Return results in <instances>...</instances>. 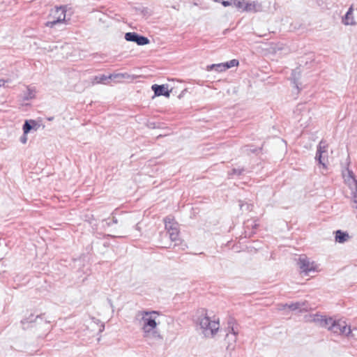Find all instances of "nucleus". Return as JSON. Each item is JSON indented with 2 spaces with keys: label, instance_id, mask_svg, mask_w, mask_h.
Segmentation results:
<instances>
[{
  "label": "nucleus",
  "instance_id": "nucleus-39",
  "mask_svg": "<svg viewBox=\"0 0 357 357\" xmlns=\"http://www.w3.org/2000/svg\"><path fill=\"white\" fill-rule=\"evenodd\" d=\"M251 226H252V227L253 229H256V228L257 227V226H258V224H257V222H255L253 224H252V225H251Z\"/></svg>",
  "mask_w": 357,
  "mask_h": 357
},
{
  "label": "nucleus",
  "instance_id": "nucleus-37",
  "mask_svg": "<svg viewBox=\"0 0 357 357\" xmlns=\"http://www.w3.org/2000/svg\"><path fill=\"white\" fill-rule=\"evenodd\" d=\"M26 135H24V134L23 133V136H22V137H21V138H20V142H21L22 143H23V144H25V143L26 142V139H27V138H26Z\"/></svg>",
  "mask_w": 357,
  "mask_h": 357
},
{
  "label": "nucleus",
  "instance_id": "nucleus-17",
  "mask_svg": "<svg viewBox=\"0 0 357 357\" xmlns=\"http://www.w3.org/2000/svg\"><path fill=\"white\" fill-rule=\"evenodd\" d=\"M349 238V234L347 231H343L338 229L335 231V241L340 243L346 242Z\"/></svg>",
  "mask_w": 357,
  "mask_h": 357
},
{
  "label": "nucleus",
  "instance_id": "nucleus-11",
  "mask_svg": "<svg viewBox=\"0 0 357 357\" xmlns=\"http://www.w3.org/2000/svg\"><path fill=\"white\" fill-rule=\"evenodd\" d=\"M38 125L35 120L29 119L26 120L23 124L22 130L24 135H27L31 132V130H36L38 129Z\"/></svg>",
  "mask_w": 357,
  "mask_h": 357
},
{
  "label": "nucleus",
  "instance_id": "nucleus-13",
  "mask_svg": "<svg viewBox=\"0 0 357 357\" xmlns=\"http://www.w3.org/2000/svg\"><path fill=\"white\" fill-rule=\"evenodd\" d=\"M342 23L345 25H354L356 22L354 21L353 16V7L351 6L344 16L342 17Z\"/></svg>",
  "mask_w": 357,
  "mask_h": 357
},
{
  "label": "nucleus",
  "instance_id": "nucleus-28",
  "mask_svg": "<svg viewBox=\"0 0 357 357\" xmlns=\"http://www.w3.org/2000/svg\"><path fill=\"white\" fill-rule=\"evenodd\" d=\"M111 77V79H121L128 78L130 75L128 73H116L109 75Z\"/></svg>",
  "mask_w": 357,
  "mask_h": 357
},
{
  "label": "nucleus",
  "instance_id": "nucleus-15",
  "mask_svg": "<svg viewBox=\"0 0 357 357\" xmlns=\"http://www.w3.org/2000/svg\"><path fill=\"white\" fill-rule=\"evenodd\" d=\"M143 337L149 340V339H153L155 340H159L162 341L163 337L160 335V332L156 329H152L150 330V331L148 333H143Z\"/></svg>",
  "mask_w": 357,
  "mask_h": 357
},
{
  "label": "nucleus",
  "instance_id": "nucleus-43",
  "mask_svg": "<svg viewBox=\"0 0 357 357\" xmlns=\"http://www.w3.org/2000/svg\"><path fill=\"white\" fill-rule=\"evenodd\" d=\"M350 183H351V185H351L353 184L352 181H350ZM350 188H352V186H350Z\"/></svg>",
  "mask_w": 357,
  "mask_h": 357
},
{
  "label": "nucleus",
  "instance_id": "nucleus-23",
  "mask_svg": "<svg viewBox=\"0 0 357 357\" xmlns=\"http://www.w3.org/2000/svg\"><path fill=\"white\" fill-rule=\"evenodd\" d=\"M207 70H215L217 72L220 73V72L225 71V67L223 63H220L211 64L210 66H207Z\"/></svg>",
  "mask_w": 357,
  "mask_h": 357
},
{
  "label": "nucleus",
  "instance_id": "nucleus-32",
  "mask_svg": "<svg viewBox=\"0 0 357 357\" xmlns=\"http://www.w3.org/2000/svg\"><path fill=\"white\" fill-rule=\"evenodd\" d=\"M315 160L317 161H318L319 164L321 165L324 167H326V164L322 162V154H321V151L320 150L317 151Z\"/></svg>",
  "mask_w": 357,
  "mask_h": 357
},
{
  "label": "nucleus",
  "instance_id": "nucleus-38",
  "mask_svg": "<svg viewBox=\"0 0 357 357\" xmlns=\"http://www.w3.org/2000/svg\"><path fill=\"white\" fill-rule=\"evenodd\" d=\"M44 324H45L46 326H47V328H46V330H47V331H50V326H49V325H50V321H45Z\"/></svg>",
  "mask_w": 357,
  "mask_h": 357
},
{
  "label": "nucleus",
  "instance_id": "nucleus-27",
  "mask_svg": "<svg viewBox=\"0 0 357 357\" xmlns=\"http://www.w3.org/2000/svg\"><path fill=\"white\" fill-rule=\"evenodd\" d=\"M224 66L225 67V70L235 66H238L239 64V61L237 59H231L229 61H227L225 63H223Z\"/></svg>",
  "mask_w": 357,
  "mask_h": 357
},
{
  "label": "nucleus",
  "instance_id": "nucleus-33",
  "mask_svg": "<svg viewBox=\"0 0 357 357\" xmlns=\"http://www.w3.org/2000/svg\"><path fill=\"white\" fill-rule=\"evenodd\" d=\"M221 4L225 7H227V6H231L232 4H234V2H233V0H229V1L222 0V1H221Z\"/></svg>",
  "mask_w": 357,
  "mask_h": 357
},
{
  "label": "nucleus",
  "instance_id": "nucleus-14",
  "mask_svg": "<svg viewBox=\"0 0 357 357\" xmlns=\"http://www.w3.org/2000/svg\"><path fill=\"white\" fill-rule=\"evenodd\" d=\"M111 79V77L109 75H98L91 78V83L93 85L98 84H106L109 82V80Z\"/></svg>",
  "mask_w": 357,
  "mask_h": 357
},
{
  "label": "nucleus",
  "instance_id": "nucleus-22",
  "mask_svg": "<svg viewBox=\"0 0 357 357\" xmlns=\"http://www.w3.org/2000/svg\"><path fill=\"white\" fill-rule=\"evenodd\" d=\"M228 332H238L236 319L233 317H229L227 320Z\"/></svg>",
  "mask_w": 357,
  "mask_h": 357
},
{
  "label": "nucleus",
  "instance_id": "nucleus-36",
  "mask_svg": "<svg viewBox=\"0 0 357 357\" xmlns=\"http://www.w3.org/2000/svg\"><path fill=\"white\" fill-rule=\"evenodd\" d=\"M117 222H118V220H117L116 218L113 217V218H112V222H109L107 223V225H108L109 226H110V225H112V224H116Z\"/></svg>",
  "mask_w": 357,
  "mask_h": 357
},
{
  "label": "nucleus",
  "instance_id": "nucleus-19",
  "mask_svg": "<svg viewBox=\"0 0 357 357\" xmlns=\"http://www.w3.org/2000/svg\"><path fill=\"white\" fill-rule=\"evenodd\" d=\"M165 227L167 232L174 229V228L178 227V225L176 222L174 221V219L172 217L167 216L164 219Z\"/></svg>",
  "mask_w": 357,
  "mask_h": 357
},
{
  "label": "nucleus",
  "instance_id": "nucleus-16",
  "mask_svg": "<svg viewBox=\"0 0 357 357\" xmlns=\"http://www.w3.org/2000/svg\"><path fill=\"white\" fill-rule=\"evenodd\" d=\"M347 171V175L343 172V176L344 178V181L346 183H347L349 185H351L350 181H352V183L354 185L357 186V179L351 169H350L349 167L346 169Z\"/></svg>",
  "mask_w": 357,
  "mask_h": 357
},
{
  "label": "nucleus",
  "instance_id": "nucleus-3",
  "mask_svg": "<svg viewBox=\"0 0 357 357\" xmlns=\"http://www.w3.org/2000/svg\"><path fill=\"white\" fill-rule=\"evenodd\" d=\"M298 265L301 272L304 273L305 275H308L310 272L317 271V265L314 261L311 262L305 256L300 257Z\"/></svg>",
  "mask_w": 357,
  "mask_h": 357
},
{
  "label": "nucleus",
  "instance_id": "nucleus-29",
  "mask_svg": "<svg viewBox=\"0 0 357 357\" xmlns=\"http://www.w3.org/2000/svg\"><path fill=\"white\" fill-rule=\"evenodd\" d=\"M245 172L244 168H233L230 172H228V175L229 176L236 175V176H241L243 174V173Z\"/></svg>",
  "mask_w": 357,
  "mask_h": 357
},
{
  "label": "nucleus",
  "instance_id": "nucleus-34",
  "mask_svg": "<svg viewBox=\"0 0 357 357\" xmlns=\"http://www.w3.org/2000/svg\"><path fill=\"white\" fill-rule=\"evenodd\" d=\"M295 72L293 71L292 72V75L294 76V78H293V83L295 84V86L299 89V87H298V81H297V78L295 77Z\"/></svg>",
  "mask_w": 357,
  "mask_h": 357
},
{
  "label": "nucleus",
  "instance_id": "nucleus-7",
  "mask_svg": "<svg viewBox=\"0 0 357 357\" xmlns=\"http://www.w3.org/2000/svg\"><path fill=\"white\" fill-rule=\"evenodd\" d=\"M43 319V314L34 316L33 314H30L29 317H24L20 321L22 327L24 330L28 329L30 327V324L32 323L40 324L39 321Z\"/></svg>",
  "mask_w": 357,
  "mask_h": 357
},
{
  "label": "nucleus",
  "instance_id": "nucleus-12",
  "mask_svg": "<svg viewBox=\"0 0 357 357\" xmlns=\"http://www.w3.org/2000/svg\"><path fill=\"white\" fill-rule=\"evenodd\" d=\"M36 90L33 86H28L26 87V91H24L22 93V100H31L36 98Z\"/></svg>",
  "mask_w": 357,
  "mask_h": 357
},
{
  "label": "nucleus",
  "instance_id": "nucleus-2",
  "mask_svg": "<svg viewBox=\"0 0 357 357\" xmlns=\"http://www.w3.org/2000/svg\"><path fill=\"white\" fill-rule=\"evenodd\" d=\"M330 331L334 334L345 335L349 337L351 334L350 326L347 325L346 321L342 319H335Z\"/></svg>",
  "mask_w": 357,
  "mask_h": 357
},
{
  "label": "nucleus",
  "instance_id": "nucleus-41",
  "mask_svg": "<svg viewBox=\"0 0 357 357\" xmlns=\"http://www.w3.org/2000/svg\"><path fill=\"white\" fill-rule=\"evenodd\" d=\"M53 119H54V117H50V118H48V120L52 121V120H53Z\"/></svg>",
  "mask_w": 357,
  "mask_h": 357
},
{
  "label": "nucleus",
  "instance_id": "nucleus-4",
  "mask_svg": "<svg viewBox=\"0 0 357 357\" xmlns=\"http://www.w3.org/2000/svg\"><path fill=\"white\" fill-rule=\"evenodd\" d=\"M124 38L126 40L135 43L137 45L140 46L148 45L150 43V40L147 37L140 35L136 32L126 33Z\"/></svg>",
  "mask_w": 357,
  "mask_h": 357
},
{
  "label": "nucleus",
  "instance_id": "nucleus-25",
  "mask_svg": "<svg viewBox=\"0 0 357 357\" xmlns=\"http://www.w3.org/2000/svg\"><path fill=\"white\" fill-rule=\"evenodd\" d=\"M334 321L335 319H333L332 317H328L326 316L321 327L327 328L330 331V328H331L333 324L334 323Z\"/></svg>",
  "mask_w": 357,
  "mask_h": 357
},
{
  "label": "nucleus",
  "instance_id": "nucleus-8",
  "mask_svg": "<svg viewBox=\"0 0 357 357\" xmlns=\"http://www.w3.org/2000/svg\"><path fill=\"white\" fill-rule=\"evenodd\" d=\"M56 14H58V16L56 17V20H54L52 21H49L47 22L46 25L50 27H54L56 24L59 23H62L65 21L66 19V7L65 6H60L57 7L56 10Z\"/></svg>",
  "mask_w": 357,
  "mask_h": 357
},
{
  "label": "nucleus",
  "instance_id": "nucleus-24",
  "mask_svg": "<svg viewBox=\"0 0 357 357\" xmlns=\"http://www.w3.org/2000/svg\"><path fill=\"white\" fill-rule=\"evenodd\" d=\"M312 321L316 324L317 326L321 327L324 320L326 317V316L321 315L319 314H315L312 315Z\"/></svg>",
  "mask_w": 357,
  "mask_h": 357
},
{
  "label": "nucleus",
  "instance_id": "nucleus-5",
  "mask_svg": "<svg viewBox=\"0 0 357 357\" xmlns=\"http://www.w3.org/2000/svg\"><path fill=\"white\" fill-rule=\"evenodd\" d=\"M158 315L159 314H153V316H150L149 317H144V318H142V321H143L142 326V333H148L150 330L157 328L158 323L156 321V318Z\"/></svg>",
  "mask_w": 357,
  "mask_h": 357
},
{
  "label": "nucleus",
  "instance_id": "nucleus-42",
  "mask_svg": "<svg viewBox=\"0 0 357 357\" xmlns=\"http://www.w3.org/2000/svg\"><path fill=\"white\" fill-rule=\"evenodd\" d=\"M213 1L215 2H220L221 3L220 0H213Z\"/></svg>",
  "mask_w": 357,
  "mask_h": 357
},
{
  "label": "nucleus",
  "instance_id": "nucleus-10",
  "mask_svg": "<svg viewBox=\"0 0 357 357\" xmlns=\"http://www.w3.org/2000/svg\"><path fill=\"white\" fill-rule=\"evenodd\" d=\"M151 89L154 92L155 96H163L165 97H169L171 90L168 89L167 84H153L151 86Z\"/></svg>",
  "mask_w": 357,
  "mask_h": 357
},
{
  "label": "nucleus",
  "instance_id": "nucleus-30",
  "mask_svg": "<svg viewBox=\"0 0 357 357\" xmlns=\"http://www.w3.org/2000/svg\"><path fill=\"white\" fill-rule=\"evenodd\" d=\"M139 313L142 316V318H144V317H149L150 316H153V314H160V312L156 310H142L139 312Z\"/></svg>",
  "mask_w": 357,
  "mask_h": 357
},
{
  "label": "nucleus",
  "instance_id": "nucleus-21",
  "mask_svg": "<svg viewBox=\"0 0 357 357\" xmlns=\"http://www.w3.org/2000/svg\"><path fill=\"white\" fill-rule=\"evenodd\" d=\"M167 233L169 235V237L172 241L177 242L180 241L178 227L174 228V229H172L171 231H169ZM177 245L178 243H175L174 245L176 246Z\"/></svg>",
  "mask_w": 357,
  "mask_h": 357
},
{
  "label": "nucleus",
  "instance_id": "nucleus-26",
  "mask_svg": "<svg viewBox=\"0 0 357 357\" xmlns=\"http://www.w3.org/2000/svg\"><path fill=\"white\" fill-rule=\"evenodd\" d=\"M234 5L239 10L244 12V6L246 4L245 0H233Z\"/></svg>",
  "mask_w": 357,
  "mask_h": 357
},
{
  "label": "nucleus",
  "instance_id": "nucleus-6",
  "mask_svg": "<svg viewBox=\"0 0 357 357\" xmlns=\"http://www.w3.org/2000/svg\"><path fill=\"white\" fill-rule=\"evenodd\" d=\"M286 307L289 308L291 311H298L299 312H306L309 309V304L307 302H296L291 303H286L282 305V309H285Z\"/></svg>",
  "mask_w": 357,
  "mask_h": 357
},
{
  "label": "nucleus",
  "instance_id": "nucleus-31",
  "mask_svg": "<svg viewBox=\"0 0 357 357\" xmlns=\"http://www.w3.org/2000/svg\"><path fill=\"white\" fill-rule=\"evenodd\" d=\"M239 206L242 211H250L253 208V205L248 203H243L242 201H239Z\"/></svg>",
  "mask_w": 357,
  "mask_h": 357
},
{
  "label": "nucleus",
  "instance_id": "nucleus-20",
  "mask_svg": "<svg viewBox=\"0 0 357 357\" xmlns=\"http://www.w3.org/2000/svg\"><path fill=\"white\" fill-rule=\"evenodd\" d=\"M260 5L255 1L252 2H246L245 6H244V12H254L256 13L259 10Z\"/></svg>",
  "mask_w": 357,
  "mask_h": 357
},
{
  "label": "nucleus",
  "instance_id": "nucleus-35",
  "mask_svg": "<svg viewBox=\"0 0 357 357\" xmlns=\"http://www.w3.org/2000/svg\"><path fill=\"white\" fill-rule=\"evenodd\" d=\"M322 142H320V144H321ZM321 151V154L324 152L326 151V146H321V144H319V146L317 147V151Z\"/></svg>",
  "mask_w": 357,
  "mask_h": 357
},
{
  "label": "nucleus",
  "instance_id": "nucleus-9",
  "mask_svg": "<svg viewBox=\"0 0 357 357\" xmlns=\"http://www.w3.org/2000/svg\"><path fill=\"white\" fill-rule=\"evenodd\" d=\"M238 332H228L225 336V341L227 343L226 349L231 353L235 349Z\"/></svg>",
  "mask_w": 357,
  "mask_h": 357
},
{
  "label": "nucleus",
  "instance_id": "nucleus-40",
  "mask_svg": "<svg viewBox=\"0 0 357 357\" xmlns=\"http://www.w3.org/2000/svg\"><path fill=\"white\" fill-rule=\"evenodd\" d=\"M105 328L104 324L102 325V328L100 329V332H102Z\"/></svg>",
  "mask_w": 357,
  "mask_h": 357
},
{
  "label": "nucleus",
  "instance_id": "nucleus-18",
  "mask_svg": "<svg viewBox=\"0 0 357 357\" xmlns=\"http://www.w3.org/2000/svg\"><path fill=\"white\" fill-rule=\"evenodd\" d=\"M17 77L18 76L17 73H12V75L10 76V77H1V86L8 88L12 87V86H10V84H13V82H15Z\"/></svg>",
  "mask_w": 357,
  "mask_h": 357
},
{
  "label": "nucleus",
  "instance_id": "nucleus-1",
  "mask_svg": "<svg viewBox=\"0 0 357 357\" xmlns=\"http://www.w3.org/2000/svg\"><path fill=\"white\" fill-rule=\"evenodd\" d=\"M197 322L205 337H213L220 328L219 320L215 319H211L205 309L201 310L200 315L197 318Z\"/></svg>",
  "mask_w": 357,
  "mask_h": 357
}]
</instances>
